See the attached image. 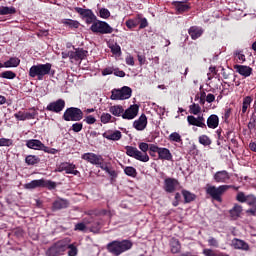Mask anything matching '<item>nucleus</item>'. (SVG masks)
<instances>
[{
    "mask_svg": "<svg viewBox=\"0 0 256 256\" xmlns=\"http://www.w3.org/2000/svg\"><path fill=\"white\" fill-rule=\"evenodd\" d=\"M84 121L87 125H94V123L97 122V119L93 115H88L85 117Z\"/></svg>",
    "mask_w": 256,
    "mask_h": 256,
    "instance_id": "51",
    "label": "nucleus"
},
{
    "mask_svg": "<svg viewBox=\"0 0 256 256\" xmlns=\"http://www.w3.org/2000/svg\"><path fill=\"white\" fill-rule=\"evenodd\" d=\"M188 33H189L191 39H193V40L199 39V37H201V35H203V28H199L197 26H192L188 30Z\"/></svg>",
    "mask_w": 256,
    "mask_h": 256,
    "instance_id": "23",
    "label": "nucleus"
},
{
    "mask_svg": "<svg viewBox=\"0 0 256 256\" xmlns=\"http://www.w3.org/2000/svg\"><path fill=\"white\" fill-rule=\"evenodd\" d=\"M111 93L110 99L112 101H124L125 99H130L133 91L129 87L124 86L121 89L112 90Z\"/></svg>",
    "mask_w": 256,
    "mask_h": 256,
    "instance_id": "7",
    "label": "nucleus"
},
{
    "mask_svg": "<svg viewBox=\"0 0 256 256\" xmlns=\"http://www.w3.org/2000/svg\"><path fill=\"white\" fill-rule=\"evenodd\" d=\"M87 50H84L83 48H78L76 49L74 55H72V57H74V59L76 60H83L84 58L87 57Z\"/></svg>",
    "mask_w": 256,
    "mask_h": 256,
    "instance_id": "31",
    "label": "nucleus"
},
{
    "mask_svg": "<svg viewBox=\"0 0 256 256\" xmlns=\"http://www.w3.org/2000/svg\"><path fill=\"white\" fill-rule=\"evenodd\" d=\"M26 147H28V149H34L35 151H43L45 144H43L40 140L31 139L26 141Z\"/></svg>",
    "mask_w": 256,
    "mask_h": 256,
    "instance_id": "18",
    "label": "nucleus"
},
{
    "mask_svg": "<svg viewBox=\"0 0 256 256\" xmlns=\"http://www.w3.org/2000/svg\"><path fill=\"white\" fill-rule=\"evenodd\" d=\"M90 231L92 233H99V231H101V223L99 222L94 223V225L90 227Z\"/></svg>",
    "mask_w": 256,
    "mask_h": 256,
    "instance_id": "53",
    "label": "nucleus"
},
{
    "mask_svg": "<svg viewBox=\"0 0 256 256\" xmlns=\"http://www.w3.org/2000/svg\"><path fill=\"white\" fill-rule=\"evenodd\" d=\"M69 243H71V239L69 238L59 240L52 247L49 248L47 254L49 256L63 255V252L67 251Z\"/></svg>",
    "mask_w": 256,
    "mask_h": 256,
    "instance_id": "4",
    "label": "nucleus"
},
{
    "mask_svg": "<svg viewBox=\"0 0 256 256\" xmlns=\"http://www.w3.org/2000/svg\"><path fill=\"white\" fill-rule=\"evenodd\" d=\"M245 203H247V205H249L250 207H255V205H256L255 195H253V194L247 195Z\"/></svg>",
    "mask_w": 256,
    "mask_h": 256,
    "instance_id": "43",
    "label": "nucleus"
},
{
    "mask_svg": "<svg viewBox=\"0 0 256 256\" xmlns=\"http://www.w3.org/2000/svg\"><path fill=\"white\" fill-rule=\"evenodd\" d=\"M182 195L184 197L185 203H191V201L195 200V194H193L187 190H183Z\"/></svg>",
    "mask_w": 256,
    "mask_h": 256,
    "instance_id": "38",
    "label": "nucleus"
},
{
    "mask_svg": "<svg viewBox=\"0 0 256 256\" xmlns=\"http://www.w3.org/2000/svg\"><path fill=\"white\" fill-rule=\"evenodd\" d=\"M67 207H69V201H67L65 199L56 200L53 203V209L55 211H57L59 209H67Z\"/></svg>",
    "mask_w": 256,
    "mask_h": 256,
    "instance_id": "26",
    "label": "nucleus"
},
{
    "mask_svg": "<svg viewBox=\"0 0 256 256\" xmlns=\"http://www.w3.org/2000/svg\"><path fill=\"white\" fill-rule=\"evenodd\" d=\"M14 117L18 121H27L26 116H25V112H22V111H19V112L15 113Z\"/></svg>",
    "mask_w": 256,
    "mask_h": 256,
    "instance_id": "52",
    "label": "nucleus"
},
{
    "mask_svg": "<svg viewBox=\"0 0 256 256\" xmlns=\"http://www.w3.org/2000/svg\"><path fill=\"white\" fill-rule=\"evenodd\" d=\"M57 171L59 173H67L68 175H79V170L76 169L75 164H71L68 162H63L57 167Z\"/></svg>",
    "mask_w": 256,
    "mask_h": 256,
    "instance_id": "9",
    "label": "nucleus"
},
{
    "mask_svg": "<svg viewBox=\"0 0 256 256\" xmlns=\"http://www.w3.org/2000/svg\"><path fill=\"white\" fill-rule=\"evenodd\" d=\"M169 141H172L173 143H181L183 139L181 138V134L173 132L169 135Z\"/></svg>",
    "mask_w": 256,
    "mask_h": 256,
    "instance_id": "40",
    "label": "nucleus"
},
{
    "mask_svg": "<svg viewBox=\"0 0 256 256\" xmlns=\"http://www.w3.org/2000/svg\"><path fill=\"white\" fill-rule=\"evenodd\" d=\"M133 248V242L130 240H114L107 244L106 249L108 253L112 255L119 256L126 251H129Z\"/></svg>",
    "mask_w": 256,
    "mask_h": 256,
    "instance_id": "2",
    "label": "nucleus"
},
{
    "mask_svg": "<svg viewBox=\"0 0 256 256\" xmlns=\"http://www.w3.org/2000/svg\"><path fill=\"white\" fill-rule=\"evenodd\" d=\"M236 200H238L239 203H245V201L247 200V196L245 195V193L239 192L236 196Z\"/></svg>",
    "mask_w": 256,
    "mask_h": 256,
    "instance_id": "54",
    "label": "nucleus"
},
{
    "mask_svg": "<svg viewBox=\"0 0 256 256\" xmlns=\"http://www.w3.org/2000/svg\"><path fill=\"white\" fill-rule=\"evenodd\" d=\"M203 253L205 256H217V254H215L211 249H204Z\"/></svg>",
    "mask_w": 256,
    "mask_h": 256,
    "instance_id": "64",
    "label": "nucleus"
},
{
    "mask_svg": "<svg viewBox=\"0 0 256 256\" xmlns=\"http://www.w3.org/2000/svg\"><path fill=\"white\" fill-rule=\"evenodd\" d=\"M125 149L128 157H133V159H136V161H141L142 163L149 162V154L139 151V149L133 146H126Z\"/></svg>",
    "mask_w": 256,
    "mask_h": 256,
    "instance_id": "5",
    "label": "nucleus"
},
{
    "mask_svg": "<svg viewBox=\"0 0 256 256\" xmlns=\"http://www.w3.org/2000/svg\"><path fill=\"white\" fill-rule=\"evenodd\" d=\"M40 161L41 159L35 155H28L25 158V163H27L28 165H37V163H39Z\"/></svg>",
    "mask_w": 256,
    "mask_h": 256,
    "instance_id": "37",
    "label": "nucleus"
},
{
    "mask_svg": "<svg viewBox=\"0 0 256 256\" xmlns=\"http://www.w3.org/2000/svg\"><path fill=\"white\" fill-rule=\"evenodd\" d=\"M241 213H243V206L239 204H234L233 208L229 210V215L234 221L241 217Z\"/></svg>",
    "mask_w": 256,
    "mask_h": 256,
    "instance_id": "20",
    "label": "nucleus"
},
{
    "mask_svg": "<svg viewBox=\"0 0 256 256\" xmlns=\"http://www.w3.org/2000/svg\"><path fill=\"white\" fill-rule=\"evenodd\" d=\"M140 151L147 153L149 151V144L142 142L138 144Z\"/></svg>",
    "mask_w": 256,
    "mask_h": 256,
    "instance_id": "57",
    "label": "nucleus"
},
{
    "mask_svg": "<svg viewBox=\"0 0 256 256\" xmlns=\"http://www.w3.org/2000/svg\"><path fill=\"white\" fill-rule=\"evenodd\" d=\"M234 55L238 63H245L246 58H245V54H243L242 51H236Z\"/></svg>",
    "mask_w": 256,
    "mask_h": 256,
    "instance_id": "47",
    "label": "nucleus"
},
{
    "mask_svg": "<svg viewBox=\"0 0 256 256\" xmlns=\"http://www.w3.org/2000/svg\"><path fill=\"white\" fill-rule=\"evenodd\" d=\"M175 8H176V11H178V13H186V11L191 9V7L185 2H177L175 4Z\"/></svg>",
    "mask_w": 256,
    "mask_h": 256,
    "instance_id": "30",
    "label": "nucleus"
},
{
    "mask_svg": "<svg viewBox=\"0 0 256 256\" xmlns=\"http://www.w3.org/2000/svg\"><path fill=\"white\" fill-rule=\"evenodd\" d=\"M199 143H201V145H211V139H209V136L207 135H202L199 137Z\"/></svg>",
    "mask_w": 256,
    "mask_h": 256,
    "instance_id": "49",
    "label": "nucleus"
},
{
    "mask_svg": "<svg viewBox=\"0 0 256 256\" xmlns=\"http://www.w3.org/2000/svg\"><path fill=\"white\" fill-rule=\"evenodd\" d=\"M148 149H149V151H150L151 153H159V150H160L161 148H159V146H157V145H155V144H150Z\"/></svg>",
    "mask_w": 256,
    "mask_h": 256,
    "instance_id": "61",
    "label": "nucleus"
},
{
    "mask_svg": "<svg viewBox=\"0 0 256 256\" xmlns=\"http://www.w3.org/2000/svg\"><path fill=\"white\" fill-rule=\"evenodd\" d=\"M231 179L227 170L218 171L214 174V181L216 183H227Z\"/></svg>",
    "mask_w": 256,
    "mask_h": 256,
    "instance_id": "16",
    "label": "nucleus"
},
{
    "mask_svg": "<svg viewBox=\"0 0 256 256\" xmlns=\"http://www.w3.org/2000/svg\"><path fill=\"white\" fill-rule=\"evenodd\" d=\"M45 153H50L51 155H55V153H57V149L55 148H49L47 146L44 145L43 150Z\"/></svg>",
    "mask_w": 256,
    "mask_h": 256,
    "instance_id": "62",
    "label": "nucleus"
},
{
    "mask_svg": "<svg viewBox=\"0 0 256 256\" xmlns=\"http://www.w3.org/2000/svg\"><path fill=\"white\" fill-rule=\"evenodd\" d=\"M207 126L209 129H217L219 127V116L212 114L207 119Z\"/></svg>",
    "mask_w": 256,
    "mask_h": 256,
    "instance_id": "24",
    "label": "nucleus"
},
{
    "mask_svg": "<svg viewBox=\"0 0 256 256\" xmlns=\"http://www.w3.org/2000/svg\"><path fill=\"white\" fill-rule=\"evenodd\" d=\"M251 103H253V98L251 96H246L243 98L242 115H245L247 113V109L251 107Z\"/></svg>",
    "mask_w": 256,
    "mask_h": 256,
    "instance_id": "27",
    "label": "nucleus"
},
{
    "mask_svg": "<svg viewBox=\"0 0 256 256\" xmlns=\"http://www.w3.org/2000/svg\"><path fill=\"white\" fill-rule=\"evenodd\" d=\"M64 121H81L83 119V111L79 108H68L63 114Z\"/></svg>",
    "mask_w": 256,
    "mask_h": 256,
    "instance_id": "8",
    "label": "nucleus"
},
{
    "mask_svg": "<svg viewBox=\"0 0 256 256\" xmlns=\"http://www.w3.org/2000/svg\"><path fill=\"white\" fill-rule=\"evenodd\" d=\"M42 187H46L47 189H55L57 184L51 180L42 179Z\"/></svg>",
    "mask_w": 256,
    "mask_h": 256,
    "instance_id": "42",
    "label": "nucleus"
},
{
    "mask_svg": "<svg viewBox=\"0 0 256 256\" xmlns=\"http://www.w3.org/2000/svg\"><path fill=\"white\" fill-rule=\"evenodd\" d=\"M103 137L105 139H108V141H119L123 135L121 134V131H108L103 134Z\"/></svg>",
    "mask_w": 256,
    "mask_h": 256,
    "instance_id": "21",
    "label": "nucleus"
},
{
    "mask_svg": "<svg viewBox=\"0 0 256 256\" xmlns=\"http://www.w3.org/2000/svg\"><path fill=\"white\" fill-rule=\"evenodd\" d=\"M82 159L88 163H91V165H97L99 167L103 161V156L95 153H85L82 155Z\"/></svg>",
    "mask_w": 256,
    "mask_h": 256,
    "instance_id": "11",
    "label": "nucleus"
},
{
    "mask_svg": "<svg viewBox=\"0 0 256 256\" xmlns=\"http://www.w3.org/2000/svg\"><path fill=\"white\" fill-rule=\"evenodd\" d=\"M43 185V180L39 179V180H32L29 183H26L24 185V189H37L38 187H42Z\"/></svg>",
    "mask_w": 256,
    "mask_h": 256,
    "instance_id": "28",
    "label": "nucleus"
},
{
    "mask_svg": "<svg viewBox=\"0 0 256 256\" xmlns=\"http://www.w3.org/2000/svg\"><path fill=\"white\" fill-rule=\"evenodd\" d=\"M190 112L193 115H199V113H201V106H199V104H192L190 105Z\"/></svg>",
    "mask_w": 256,
    "mask_h": 256,
    "instance_id": "48",
    "label": "nucleus"
},
{
    "mask_svg": "<svg viewBox=\"0 0 256 256\" xmlns=\"http://www.w3.org/2000/svg\"><path fill=\"white\" fill-rule=\"evenodd\" d=\"M158 157L163 161H171L173 159V154H171V151L167 148H160Z\"/></svg>",
    "mask_w": 256,
    "mask_h": 256,
    "instance_id": "22",
    "label": "nucleus"
},
{
    "mask_svg": "<svg viewBox=\"0 0 256 256\" xmlns=\"http://www.w3.org/2000/svg\"><path fill=\"white\" fill-rule=\"evenodd\" d=\"M87 229V226L84 224V222L77 223L74 227V231H85Z\"/></svg>",
    "mask_w": 256,
    "mask_h": 256,
    "instance_id": "56",
    "label": "nucleus"
},
{
    "mask_svg": "<svg viewBox=\"0 0 256 256\" xmlns=\"http://www.w3.org/2000/svg\"><path fill=\"white\" fill-rule=\"evenodd\" d=\"M208 243L210 247H219V242L213 237L209 238Z\"/></svg>",
    "mask_w": 256,
    "mask_h": 256,
    "instance_id": "60",
    "label": "nucleus"
},
{
    "mask_svg": "<svg viewBox=\"0 0 256 256\" xmlns=\"http://www.w3.org/2000/svg\"><path fill=\"white\" fill-rule=\"evenodd\" d=\"M126 65H131L132 67L133 65H135V59L133 58V56L126 57Z\"/></svg>",
    "mask_w": 256,
    "mask_h": 256,
    "instance_id": "63",
    "label": "nucleus"
},
{
    "mask_svg": "<svg viewBox=\"0 0 256 256\" xmlns=\"http://www.w3.org/2000/svg\"><path fill=\"white\" fill-rule=\"evenodd\" d=\"M126 27H128V29H135V27H137V21L129 19L128 21H126Z\"/></svg>",
    "mask_w": 256,
    "mask_h": 256,
    "instance_id": "55",
    "label": "nucleus"
},
{
    "mask_svg": "<svg viewBox=\"0 0 256 256\" xmlns=\"http://www.w3.org/2000/svg\"><path fill=\"white\" fill-rule=\"evenodd\" d=\"M170 247L172 253H179V251H181V243L177 239L171 240Z\"/></svg>",
    "mask_w": 256,
    "mask_h": 256,
    "instance_id": "34",
    "label": "nucleus"
},
{
    "mask_svg": "<svg viewBox=\"0 0 256 256\" xmlns=\"http://www.w3.org/2000/svg\"><path fill=\"white\" fill-rule=\"evenodd\" d=\"M187 122L189 125H193L194 127H201L205 129L207 125L205 124V118L203 116L195 117L193 115L187 116Z\"/></svg>",
    "mask_w": 256,
    "mask_h": 256,
    "instance_id": "13",
    "label": "nucleus"
},
{
    "mask_svg": "<svg viewBox=\"0 0 256 256\" xmlns=\"http://www.w3.org/2000/svg\"><path fill=\"white\" fill-rule=\"evenodd\" d=\"M74 9H75L76 13H78L79 15L84 17L85 19H87V17H89L90 15L93 14V11L90 10V9H83L81 7H76Z\"/></svg>",
    "mask_w": 256,
    "mask_h": 256,
    "instance_id": "35",
    "label": "nucleus"
},
{
    "mask_svg": "<svg viewBox=\"0 0 256 256\" xmlns=\"http://www.w3.org/2000/svg\"><path fill=\"white\" fill-rule=\"evenodd\" d=\"M83 129V124L82 123H74L72 125V130L74 133H79Z\"/></svg>",
    "mask_w": 256,
    "mask_h": 256,
    "instance_id": "58",
    "label": "nucleus"
},
{
    "mask_svg": "<svg viewBox=\"0 0 256 256\" xmlns=\"http://www.w3.org/2000/svg\"><path fill=\"white\" fill-rule=\"evenodd\" d=\"M65 109V100L58 99L54 102H51L47 105L46 110L51 111L52 113H61Z\"/></svg>",
    "mask_w": 256,
    "mask_h": 256,
    "instance_id": "10",
    "label": "nucleus"
},
{
    "mask_svg": "<svg viewBox=\"0 0 256 256\" xmlns=\"http://www.w3.org/2000/svg\"><path fill=\"white\" fill-rule=\"evenodd\" d=\"M99 13L102 19H109L111 17V12H109V9L102 8L100 9Z\"/></svg>",
    "mask_w": 256,
    "mask_h": 256,
    "instance_id": "50",
    "label": "nucleus"
},
{
    "mask_svg": "<svg viewBox=\"0 0 256 256\" xmlns=\"http://www.w3.org/2000/svg\"><path fill=\"white\" fill-rule=\"evenodd\" d=\"M179 187V181L175 178H166L164 180V190L166 193H175Z\"/></svg>",
    "mask_w": 256,
    "mask_h": 256,
    "instance_id": "12",
    "label": "nucleus"
},
{
    "mask_svg": "<svg viewBox=\"0 0 256 256\" xmlns=\"http://www.w3.org/2000/svg\"><path fill=\"white\" fill-rule=\"evenodd\" d=\"M231 247L239 251H249V244L245 242V240H241L239 238H234L231 241Z\"/></svg>",
    "mask_w": 256,
    "mask_h": 256,
    "instance_id": "15",
    "label": "nucleus"
},
{
    "mask_svg": "<svg viewBox=\"0 0 256 256\" xmlns=\"http://www.w3.org/2000/svg\"><path fill=\"white\" fill-rule=\"evenodd\" d=\"M125 109L121 105H114L109 108V113L114 115V117H123Z\"/></svg>",
    "mask_w": 256,
    "mask_h": 256,
    "instance_id": "25",
    "label": "nucleus"
},
{
    "mask_svg": "<svg viewBox=\"0 0 256 256\" xmlns=\"http://www.w3.org/2000/svg\"><path fill=\"white\" fill-rule=\"evenodd\" d=\"M67 249H69L68 256H77L78 250L76 245L68 243Z\"/></svg>",
    "mask_w": 256,
    "mask_h": 256,
    "instance_id": "45",
    "label": "nucleus"
},
{
    "mask_svg": "<svg viewBox=\"0 0 256 256\" xmlns=\"http://www.w3.org/2000/svg\"><path fill=\"white\" fill-rule=\"evenodd\" d=\"M113 116L110 113L103 112L100 116V121L103 125H107V123H113Z\"/></svg>",
    "mask_w": 256,
    "mask_h": 256,
    "instance_id": "36",
    "label": "nucleus"
},
{
    "mask_svg": "<svg viewBox=\"0 0 256 256\" xmlns=\"http://www.w3.org/2000/svg\"><path fill=\"white\" fill-rule=\"evenodd\" d=\"M51 67V63L33 65L29 69V76L32 78L37 77L39 81H43V77L51 73Z\"/></svg>",
    "mask_w": 256,
    "mask_h": 256,
    "instance_id": "3",
    "label": "nucleus"
},
{
    "mask_svg": "<svg viewBox=\"0 0 256 256\" xmlns=\"http://www.w3.org/2000/svg\"><path fill=\"white\" fill-rule=\"evenodd\" d=\"M109 47L113 55H121V46H119V44L117 43L110 44Z\"/></svg>",
    "mask_w": 256,
    "mask_h": 256,
    "instance_id": "44",
    "label": "nucleus"
},
{
    "mask_svg": "<svg viewBox=\"0 0 256 256\" xmlns=\"http://www.w3.org/2000/svg\"><path fill=\"white\" fill-rule=\"evenodd\" d=\"M139 113V106L137 105H131L129 108H127L123 114H122V118L124 119H135L136 115H138Z\"/></svg>",
    "mask_w": 256,
    "mask_h": 256,
    "instance_id": "14",
    "label": "nucleus"
},
{
    "mask_svg": "<svg viewBox=\"0 0 256 256\" xmlns=\"http://www.w3.org/2000/svg\"><path fill=\"white\" fill-rule=\"evenodd\" d=\"M63 25H66V27H69L70 29H79V21L72 20V19H66L62 21Z\"/></svg>",
    "mask_w": 256,
    "mask_h": 256,
    "instance_id": "33",
    "label": "nucleus"
},
{
    "mask_svg": "<svg viewBox=\"0 0 256 256\" xmlns=\"http://www.w3.org/2000/svg\"><path fill=\"white\" fill-rule=\"evenodd\" d=\"M133 127L136 131H145L147 127V116L142 114L139 119L134 121Z\"/></svg>",
    "mask_w": 256,
    "mask_h": 256,
    "instance_id": "17",
    "label": "nucleus"
},
{
    "mask_svg": "<svg viewBox=\"0 0 256 256\" xmlns=\"http://www.w3.org/2000/svg\"><path fill=\"white\" fill-rule=\"evenodd\" d=\"M26 120L35 119L37 117V111L33 110L32 112H25Z\"/></svg>",
    "mask_w": 256,
    "mask_h": 256,
    "instance_id": "59",
    "label": "nucleus"
},
{
    "mask_svg": "<svg viewBox=\"0 0 256 256\" xmlns=\"http://www.w3.org/2000/svg\"><path fill=\"white\" fill-rule=\"evenodd\" d=\"M234 69L239 75H242V77H251V74L253 73V68L245 65H235Z\"/></svg>",
    "mask_w": 256,
    "mask_h": 256,
    "instance_id": "19",
    "label": "nucleus"
},
{
    "mask_svg": "<svg viewBox=\"0 0 256 256\" xmlns=\"http://www.w3.org/2000/svg\"><path fill=\"white\" fill-rule=\"evenodd\" d=\"M93 33H100L101 35H109L113 33V27L109 25V23L105 21H96L90 27Z\"/></svg>",
    "mask_w": 256,
    "mask_h": 256,
    "instance_id": "6",
    "label": "nucleus"
},
{
    "mask_svg": "<svg viewBox=\"0 0 256 256\" xmlns=\"http://www.w3.org/2000/svg\"><path fill=\"white\" fill-rule=\"evenodd\" d=\"M229 189H239V187H235L233 185H220L213 186L211 184L206 185V195H209L211 199L214 201H218V203H223V194L227 193Z\"/></svg>",
    "mask_w": 256,
    "mask_h": 256,
    "instance_id": "1",
    "label": "nucleus"
},
{
    "mask_svg": "<svg viewBox=\"0 0 256 256\" xmlns=\"http://www.w3.org/2000/svg\"><path fill=\"white\" fill-rule=\"evenodd\" d=\"M0 77H2V79H15L17 74L13 71H4L0 74Z\"/></svg>",
    "mask_w": 256,
    "mask_h": 256,
    "instance_id": "41",
    "label": "nucleus"
},
{
    "mask_svg": "<svg viewBox=\"0 0 256 256\" xmlns=\"http://www.w3.org/2000/svg\"><path fill=\"white\" fill-rule=\"evenodd\" d=\"M124 173L128 177H137V169H135L133 166H127L124 168Z\"/></svg>",
    "mask_w": 256,
    "mask_h": 256,
    "instance_id": "39",
    "label": "nucleus"
},
{
    "mask_svg": "<svg viewBox=\"0 0 256 256\" xmlns=\"http://www.w3.org/2000/svg\"><path fill=\"white\" fill-rule=\"evenodd\" d=\"M14 13H17V10L15 7H7V6H1L0 7V15H14Z\"/></svg>",
    "mask_w": 256,
    "mask_h": 256,
    "instance_id": "32",
    "label": "nucleus"
},
{
    "mask_svg": "<svg viewBox=\"0 0 256 256\" xmlns=\"http://www.w3.org/2000/svg\"><path fill=\"white\" fill-rule=\"evenodd\" d=\"M13 140L9 138H0V147H11Z\"/></svg>",
    "mask_w": 256,
    "mask_h": 256,
    "instance_id": "46",
    "label": "nucleus"
},
{
    "mask_svg": "<svg viewBox=\"0 0 256 256\" xmlns=\"http://www.w3.org/2000/svg\"><path fill=\"white\" fill-rule=\"evenodd\" d=\"M21 63V60L17 57H12L9 60H7L6 62H4V67H6L7 69L11 68V67H19V64Z\"/></svg>",
    "mask_w": 256,
    "mask_h": 256,
    "instance_id": "29",
    "label": "nucleus"
}]
</instances>
